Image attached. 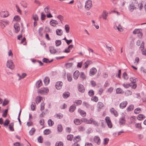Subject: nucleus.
Listing matches in <instances>:
<instances>
[{
  "label": "nucleus",
  "mask_w": 146,
  "mask_h": 146,
  "mask_svg": "<svg viewBox=\"0 0 146 146\" xmlns=\"http://www.w3.org/2000/svg\"><path fill=\"white\" fill-rule=\"evenodd\" d=\"M49 92L48 89L47 88H42L38 90V92L42 94H45Z\"/></svg>",
  "instance_id": "obj_1"
},
{
  "label": "nucleus",
  "mask_w": 146,
  "mask_h": 146,
  "mask_svg": "<svg viewBox=\"0 0 146 146\" xmlns=\"http://www.w3.org/2000/svg\"><path fill=\"white\" fill-rule=\"evenodd\" d=\"M92 7V2L91 0H88L85 2V7L86 9L89 10Z\"/></svg>",
  "instance_id": "obj_2"
},
{
  "label": "nucleus",
  "mask_w": 146,
  "mask_h": 146,
  "mask_svg": "<svg viewBox=\"0 0 146 146\" xmlns=\"http://www.w3.org/2000/svg\"><path fill=\"white\" fill-rule=\"evenodd\" d=\"M6 66L7 67L12 70L14 68L13 62L11 60H9L7 62Z\"/></svg>",
  "instance_id": "obj_3"
},
{
  "label": "nucleus",
  "mask_w": 146,
  "mask_h": 146,
  "mask_svg": "<svg viewBox=\"0 0 146 146\" xmlns=\"http://www.w3.org/2000/svg\"><path fill=\"white\" fill-rule=\"evenodd\" d=\"M105 120L108 127L110 128H111L112 127V124L110 117H106L105 118Z\"/></svg>",
  "instance_id": "obj_4"
},
{
  "label": "nucleus",
  "mask_w": 146,
  "mask_h": 146,
  "mask_svg": "<svg viewBox=\"0 0 146 146\" xmlns=\"http://www.w3.org/2000/svg\"><path fill=\"white\" fill-rule=\"evenodd\" d=\"M63 84V83L61 81H58L57 82L55 85L56 88L58 90L60 89Z\"/></svg>",
  "instance_id": "obj_5"
},
{
  "label": "nucleus",
  "mask_w": 146,
  "mask_h": 146,
  "mask_svg": "<svg viewBox=\"0 0 146 146\" xmlns=\"http://www.w3.org/2000/svg\"><path fill=\"white\" fill-rule=\"evenodd\" d=\"M126 122V120L125 116L120 117L119 120V123L120 125H124Z\"/></svg>",
  "instance_id": "obj_6"
},
{
  "label": "nucleus",
  "mask_w": 146,
  "mask_h": 146,
  "mask_svg": "<svg viewBox=\"0 0 146 146\" xmlns=\"http://www.w3.org/2000/svg\"><path fill=\"white\" fill-rule=\"evenodd\" d=\"M94 141L97 145H100L101 142L100 139L98 136H95L94 138Z\"/></svg>",
  "instance_id": "obj_7"
},
{
  "label": "nucleus",
  "mask_w": 146,
  "mask_h": 146,
  "mask_svg": "<svg viewBox=\"0 0 146 146\" xmlns=\"http://www.w3.org/2000/svg\"><path fill=\"white\" fill-rule=\"evenodd\" d=\"M108 13L105 10L104 11H103L100 17V18H101L102 17L103 19L105 20L107 19V17L108 16Z\"/></svg>",
  "instance_id": "obj_8"
},
{
  "label": "nucleus",
  "mask_w": 146,
  "mask_h": 146,
  "mask_svg": "<svg viewBox=\"0 0 146 146\" xmlns=\"http://www.w3.org/2000/svg\"><path fill=\"white\" fill-rule=\"evenodd\" d=\"M83 122L82 120L78 119H75L74 120V123L76 125H79L81 124Z\"/></svg>",
  "instance_id": "obj_9"
},
{
  "label": "nucleus",
  "mask_w": 146,
  "mask_h": 146,
  "mask_svg": "<svg viewBox=\"0 0 146 146\" xmlns=\"http://www.w3.org/2000/svg\"><path fill=\"white\" fill-rule=\"evenodd\" d=\"M8 16V12L7 11H2L0 12V16L2 17H5Z\"/></svg>",
  "instance_id": "obj_10"
},
{
  "label": "nucleus",
  "mask_w": 146,
  "mask_h": 146,
  "mask_svg": "<svg viewBox=\"0 0 146 146\" xmlns=\"http://www.w3.org/2000/svg\"><path fill=\"white\" fill-rule=\"evenodd\" d=\"M92 63V62L91 61L88 60L84 64V66H83V68H87L88 65L91 64Z\"/></svg>",
  "instance_id": "obj_11"
},
{
  "label": "nucleus",
  "mask_w": 146,
  "mask_h": 146,
  "mask_svg": "<svg viewBox=\"0 0 146 146\" xmlns=\"http://www.w3.org/2000/svg\"><path fill=\"white\" fill-rule=\"evenodd\" d=\"M97 72L96 69L94 68H91L90 71V75L92 76L94 75Z\"/></svg>",
  "instance_id": "obj_12"
},
{
  "label": "nucleus",
  "mask_w": 146,
  "mask_h": 146,
  "mask_svg": "<svg viewBox=\"0 0 146 146\" xmlns=\"http://www.w3.org/2000/svg\"><path fill=\"white\" fill-rule=\"evenodd\" d=\"M82 121L83 122L87 124H91L93 121V118H91L89 119H88L86 118H84L83 119Z\"/></svg>",
  "instance_id": "obj_13"
},
{
  "label": "nucleus",
  "mask_w": 146,
  "mask_h": 146,
  "mask_svg": "<svg viewBox=\"0 0 146 146\" xmlns=\"http://www.w3.org/2000/svg\"><path fill=\"white\" fill-rule=\"evenodd\" d=\"M50 24L53 27H55L56 25H58V22L56 20L52 19L50 22Z\"/></svg>",
  "instance_id": "obj_14"
},
{
  "label": "nucleus",
  "mask_w": 146,
  "mask_h": 146,
  "mask_svg": "<svg viewBox=\"0 0 146 146\" xmlns=\"http://www.w3.org/2000/svg\"><path fill=\"white\" fill-rule=\"evenodd\" d=\"M110 111L111 113L113 114L115 117H117L118 115V113L113 108H112L110 109Z\"/></svg>",
  "instance_id": "obj_15"
},
{
  "label": "nucleus",
  "mask_w": 146,
  "mask_h": 146,
  "mask_svg": "<svg viewBox=\"0 0 146 146\" xmlns=\"http://www.w3.org/2000/svg\"><path fill=\"white\" fill-rule=\"evenodd\" d=\"M127 101L123 102L119 104V107L121 109L125 108L127 104Z\"/></svg>",
  "instance_id": "obj_16"
},
{
  "label": "nucleus",
  "mask_w": 146,
  "mask_h": 146,
  "mask_svg": "<svg viewBox=\"0 0 146 146\" xmlns=\"http://www.w3.org/2000/svg\"><path fill=\"white\" fill-rule=\"evenodd\" d=\"M14 28L16 33H18L20 30L19 25L17 23H16L14 25Z\"/></svg>",
  "instance_id": "obj_17"
},
{
  "label": "nucleus",
  "mask_w": 146,
  "mask_h": 146,
  "mask_svg": "<svg viewBox=\"0 0 146 146\" xmlns=\"http://www.w3.org/2000/svg\"><path fill=\"white\" fill-rule=\"evenodd\" d=\"M78 111L82 116L84 117L86 116V113L84 111L82 110L81 109H79L78 110Z\"/></svg>",
  "instance_id": "obj_18"
},
{
  "label": "nucleus",
  "mask_w": 146,
  "mask_h": 146,
  "mask_svg": "<svg viewBox=\"0 0 146 146\" xmlns=\"http://www.w3.org/2000/svg\"><path fill=\"white\" fill-rule=\"evenodd\" d=\"M80 74L78 70H76L74 73L73 74V77L76 80L78 79L79 75Z\"/></svg>",
  "instance_id": "obj_19"
},
{
  "label": "nucleus",
  "mask_w": 146,
  "mask_h": 146,
  "mask_svg": "<svg viewBox=\"0 0 146 146\" xmlns=\"http://www.w3.org/2000/svg\"><path fill=\"white\" fill-rule=\"evenodd\" d=\"M74 46L73 45H69L68 48L65 50L64 52L66 53H68L70 52V50L72 49L73 47Z\"/></svg>",
  "instance_id": "obj_20"
},
{
  "label": "nucleus",
  "mask_w": 146,
  "mask_h": 146,
  "mask_svg": "<svg viewBox=\"0 0 146 146\" xmlns=\"http://www.w3.org/2000/svg\"><path fill=\"white\" fill-rule=\"evenodd\" d=\"M135 8L134 5L133 3L130 4L128 7L129 9L130 12H132Z\"/></svg>",
  "instance_id": "obj_21"
},
{
  "label": "nucleus",
  "mask_w": 146,
  "mask_h": 146,
  "mask_svg": "<svg viewBox=\"0 0 146 146\" xmlns=\"http://www.w3.org/2000/svg\"><path fill=\"white\" fill-rule=\"evenodd\" d=\"M78 90L82 92H84L85 91L84 87L82 85L80 84L78 86Z\"/></svg>",
  "instance_id": "obj_22"
},
{
  "label": "nucleus",
  "mask_w": 146,
  "mask_h": 146,
  "mask_svg": "<svg viewBox=\"0 0 146 146\" xmlns=\"http://www.w3.org/2000/svg\"><path fill=\"white\" fill-rule=\"evenodd\" d=\"M49 50L52 54H54L57 52L56 50L53 46H50L49 48Z\"/></svg>",
  "instance_id": "obj_23"
},
{
  "label": "nucleus",
  "mask_w": 146,
  "mask_h": 146,
  "mask_svg": "<svg viewBox=\"0 0 146 146\" xmlns=\"http://www.w3.org/2000/svg\"><path fill=\"white\" fill-rule=\"evenodd\" d=\"M134 108V106L133 104H131L126 109V110L127 112H129L132 111Z\"/></svg>",
  "instance_id": "obj_24"
},
{
  "label": "nucleus",
  "mask_w": 146,
  "mask_h": 146,
  "mask_svg": "<svg viewBox=\"0 0 146 146\" xmlns=\"http://www.w3.org/2000/svg\"><path fill=\"white\" fill-rule=\"evenodd\" d=\"M17 76L19 77L18 79V80H20L22 79H23L25 77L27 76V74L26 73H23L22 74V75L21 76L19 74H17Z\"/></svg>",
  "instance_id": "obj_25"
},
{
  "label": "nucleus",
  "mask_w": 146,
  "mask_h": 146,
  "mask_svg": "<svg viewBox=\"0 0 146 146\" xmlns=\"http://www.w3.org/2000/svg\"><path fill=\"white\" fill-rule=\"evenodd\" d=\"M14 123H11L9 124V130L11 131H14Z\"/></svg>",
  "instance_id": "obj_26"
},
{
  "label": "nucleus",
  "mask_w": 146,
  "mask_h": 146,
  "mask_svg": "<svg viewBox=\"0 0 146 146\" xmlns=\"http://www.w3.org/2000/svg\"><path fill=\"white\" fill-rule=\"evenodd\" d=\"M39 35L41 37L43 36V34L44 33L43 28L42 27L40 28L38 30Z\"/></svg>",
  "instance_id": "obj_27"
},
{
  "label": "nucleus",
  "mask_w": 146,
  "mask_h": 146,
  "mask_svg": "<svg viewBox=\"0 0 146 146\" xmlns=\"http://www.w3.org/2000/svg\"><path fill=\"white\" fill-rule=\"evenodd\" d=\"M42 84V81L41 80H39L36 83V87L37 88H38L40 87Z\"/></svg>",
  "instance_id": "obj_28"
},
{
  "label": "nucleus",
  "mask_w": 146,
  "mask_h": 146,
  "mask_svg": "<svg viewBox=\"0 0 146 146\" xmlns=\"http://www.w3.org/2000/svg\"><path fill=\"white\" fill-rule=\"evenodd\" d=\"M70 93L68 92H64L63 94V97L65 98H67L69 96Z\"/></svg>",
  "instance_id": "obj_29"
},
{
  "label": "nucleus",
  "mask_w": 146,
  "mask_h": 146,
  "mask_svg": "<svg viewBox=\"0 0 146 146\" xmlns=\"http://www.w3.org/2000/svg\"><path fill=\"white\" fill-rule=\"evenodd\" d=\"M81 140L80 136L78 135L75 137L73 139V141L75 142H77Z\"/></svg>",
  "instance_id": "obj_30"
},
{
  "label": "nucleus",
  "mask_w": 146,
  "mask_h": 146,
  "mask_svg": "<svg viewBox=\"0 0 146 146\" xmlns=\"http://www.w3.org/2000/svg\"><path fill=\"white\" fill-rule=\"evenodd\" d=\"M56 33L57 35L61 36L62 34V31L61 29H57L56 30Z\"/></svg>",
  "instance_id": "obj_31"
},
{
  "label": "nucleus",
  "mask_w": 146,
  "mask_h": 146,
  "mask_svg": "<svg viewBox=\"0 0 146 146\" xmlns=\"http://www.w3.org/2000/svg\"><path fill=\"white\" fill-rule=\"evenodd\" d=\"M109 141V139L108 138H104L103 141V144L104 145H106L108 144Z\"/></svg>",
  "instance_id": "obj_32"
},
{
  "label": "nucleus",
  "mask_w": 146,
  "mask_h": 146,
  "mask_svg": "<svg viewBox=\"0 0 146 146\" xmlns=\"http://www.w3.org/2000/svg\"><path fill=\"white\" fill-rule=\"evenodd\" d=\"M44 82L45 85H47L50 81V79L48 77H46L44 79Z\"/></svg>",
  "instance_id": "obj_33"
},
{
  "label": "nucleus",
  "mask_w": 146,
  "mask_h": 146,
  "mask_svg": "<svg viewBox=\"0 0 146 146\" xmlns=\"http://www.w3.org/2000/svg\"><path fill=\"white\" fill-rule=\"evenodd\" d=\"M145 116L143 114H139L137 117V119L139 120H141L145 118Z\"/></svg>",
  "instance_id": "obj_34"
},
{
  "label": "nucleus",
  "mask_w": 146,
  "mask_h": 146,
  "mask_svg": "<svg viewBox=\"0 0 146 146\" xmlns=\"http://www.w3.org/2000/svg\"><path fill=\"white\" fill-rule=\"evenodd\" d=\"M42 99V97H37L36 98L35 100V102L36 104H38L41 102Z\"/></svg>",
  "instance_id": "obj_35"
},
{
  "label": "nucleus",
  "mask_w": 146,
  "mask_h": 146,
  "mask_svg": "<svg viewBox=\"0 0 146 146\" xmlns=\"http://www.w3.org/2000/svg\"><path fill=\"white\" fill-rule=\"evenodd\" d=\"M36 130L35 128H32L31 130L29 131V134L30 135H33L35 131Z\"/></svg>",
  "instance_id": "obj_36"
},
{
  "label": "nucleus",
  "mask_w": 146,
  "mask_h": 146,
  "mask_svg": "<svg viewBox=\"0 0 146 146\" xmlns=\"http://www.w3.org/2000/svg\"><path fill=\"white\" fill-rule=\"evenodd\" d=\"M51 132V131L48 129H46L43 132L44 134L45 135H47L50 133Z\"/></svg>",
  "instance_id": "obj_37"
},
{
  "label": "nucleus",
  "mask_w": 146,
  "mask_h": 146,
  "mask_svg": "<svg viewBox=\"0 0 146 146\" xmlns=\"http://www.w3.org/2000/svg\"><path fill=\"white\" fill-rule=\"evenodd\" d=\"M65 29L67 33H68L70 32V27L68 25H66L65 26Z\"/></svg>",
  "instance_id": "obj_38"
},
{
  "label": "nucleus",
  "mask_w": 146,
  "mask_h": 146,
  "mask_svg": "<svg viewBox=\"0 0 146 146\" xmlns=\"http://www.w3.org/2000/svg\"><path fill=\"white\" fill-rule=\"evenodd\" d=\"M76 107L74 105L71 106L69 108V111L71 112H73L74 111Z\"/></svg>",
  "instance_id": "obj_39"
},
{
  "label": "nucleus",
  "mask_w": 146,
  "mask_h": 146,
  "mask_svg": "<svg viewBox=\"0 0 146 146\" xmlns=\"http://www.w3.org/2000/svg\"><path fill=\"white\" fill-rule=\"evenodd\" d=\"M141 29H135L133 32V33L134 34H138L141 32Z\"/></svg>",
  "instance_id": "obj_40"
},
{
  "label": "nucleus",
  "mask_w": 146,
  "mask_h": 146,
  "mask_svg": "<svg viewBox=\"0 0 146 146\" xmlns=\"http://www.w3.org/2000/svg\"><path fill=\"white\" fill-rule=\"evenodd\" d=\"M44 11L46 14L50 12V8L47 6H46L44 9Z\"/></svg>",
  "instance_id": "obj_41"
},
{
  "label": "nucleus",
  "mask_w": 146,
  "mask_h": 146,
  "mask_svg": "<svg viewBox=\"0 0 146 146\" xmlns=\"http://www.w3.org/2000/svg\"><path fill=\"white\" fill-rule=\"evenodd\" d=\"M53 61V60H51L49 61L48 59L46 58H44L42 59V61L43 62H45L46 63H50L51 62H52Z\"/></svg>",
  "instance_id": "obj_42"
},
{
  "label": "nucleus",
  "mask_w": 146,
  "mask_h": 146,
  "mask_svg": "<svg viewBox=\"0 0 146 146\" xmlns=\"http://www.w3.org/2000/svg\"><path fill=\"white\" fill-rule=\"evenodd\" d=\"M58 131V132H61L63 130V128L61 125H58L57 127Z\"/></svg>",
  "instance_id": "obj_43"
},
{
  "label": "nucleus",
  "mask_w": 146,
  "mask_h": 146,
  "mask_svg": "<svg viewBox=\"0 0 146 146\" xmlns=\"http://www.w3.org/2000/svg\"><path fill=\"white\" fill-rule=\"evenodd\" d=\"M104 105L103 103L101 102H98L97 104V107L98 108L101 109L103 107Z\"/></svg>",
  "instance_id": "obj_44"
},
{
  "label": "nucleus",
  "mask_w": 146,
  "mask_h": 146,
  "mask_svg": "<svg viewBox=\"0 0 146 146\" xmlns=\"http://www.w3.org/2000/svg\"><path fill=\"white\" fill-rule=\"evenodd\" d=\"M114 28L115 29H116V28H117L119 31L120 32H122L123 30V29H122L121 26L120 25H119L118 26V27L116 26L114 27Z\"/></svg>",
  "instance_id": "obj_45"
},
{
  "label": "nucleus",
  "mask_w": 146,
  "mask_h": 146,
  "mask_svg": "<svg viewBox=\"0 0 146 146\" xmlns=\"http://www.w3.org/2000/svg\"><path fill=\"white\" fill-rule=\"evenodd\" d=\"M73 135H68L67 136V139L68 140L71 141L73 138Z\"/></svg>",
  "instance_id": "obj_46"
},
{
  "label": "nucleus",
  "mask_w": 146,
  "mask_h": 146,
  "mask_svg": "<svg viewBox=\"0 0 146 146\" xmlns=\"http://www.w3.org/2000/svg\"><path fill=\"white\" fill-rule=\"evenodd\" d=\"M94 92L92 90H90L88 92V94L90 96H93L94 95Z\"/></svg>",
  "instance_id": "obj_47"
},
{
  "label": "nucleus",
  "mask_w": 146,
  "mask_h": 146,
  "mask_svg": "<svg viewBox=\"0 0 146 146\" xmlns=\"http://www.w3.org/2000/svg\"><path fill=\"white\" fill-rule=\"evenodd\" d=\"M72 63H68L65 64V66L66 68H70L72 66Z\"/></svg>",
  "instance_id": "obj_48"
},
{
  "label": "nucleus",
  "mask_w": 146,
  "mask_h": 146,
  "mask_svg": "<svg viewBox=\"0 0 146 146\" xmlns=\"http://www.w3.org/2000/svg\"><path fill=\"white\" fill-rule=\"evenodd\" d=\"M122 91V89L120 88H117L116 90V93L117 94H121Z\"/></svg>",
  "instance_id": "obj_49"
},
{
  "label": "nucleus",
  "mask_w": 146,
  "mask_h": 146,
  "mask_svg": "<svg viewBox=\"0 0 146 146\" xmlns=\"http://www.w3.org/2000/svg\"><path fill=\"white\" fill-rule=\"evenodd\" d=\"M123 76L124 79L125 80H127L129 78L128 75L127 74L126 72H124L123 73Z\"/></svg>",
  "instance_id": "obj_50"
},
{
  "label": "nucleus",
  "mask_w": 146,
  "mask_h": 146,
  "mask_svg": "<svg viewBox=\"0 0 146 146\" xmlns=\"http://www.w3.org/2000/svg\"><path fill=\"white\" fill-rule=\"evenodd\" d=\"M33 18L35 21H37L38 20V17L36 14L33 15Z\"/></svg>",
  "instance_id": "obj_51"
},
{
  "label": "nucleus",
  "mask_w": 146,
  "mask_h": 146,
  "mask_svg": "<svg viewBox=\"0 0 146 146\" xmlns=\"http://www.w3.org/2000/svg\"><path fill=\"white\" fill-rule=\"evenodd\" d=\"M122 85L124 87L126 88H128L131 85V83L123 84Z\"/></svg>",
  "instance_id": "obj_52"
},
{
  "label": "nucleus",
  "mask_w": 146,
  "mask_h": 146,
  "mask_svg": "<svg viewBox=\"0 0 146 146\" xmlns=\"http://www.w3.org/2000/svg\"><path fill=\"white\" fill-rule=\"evenodd\" d=\"M48 122L49 125L51 126H52L54 124V122L51 119H49L48 121Z\"/></svg>",
  "instance_id": "obj_53"
},
{
  "label": "nucleus",
  "mask_w": 146,
  "mask_h": 146,
  "mask_svg": "<svg viewBox=\"0 0 146 146\" xmlns=\"http://www.w3.org/2000/svg\"><path fill=\"white\" fill-rule=\"evenodd\" d=\"M67 76L68 80L69 82H71L72 80V76L70 74H67Z\"/></svg>",
  "instance_id": "obj_54"
},
{
  "label": "nucleus",
  "mask_w": 146,
  "mask_h": 146,
  "mask_svg": "<svg viewBox=\"0 0 146 146\" xmlns=\"http://www.w3.org/2000/svg\"><path fill=\"white\" fill-rule=\"evenodd\" d=\"M31 106V110L33 111L34 110H35V107L36 106L35 103V102H32Z\"/></svg>",
  "instance_id": "obj_55"
},
{
  "label": "nucleus",
  "mask_w": 146,
  "mask_h": 146,
  "mask_svg": "<svg viewBox=\"0 0 146 146\" xmlns=\"http://www.w3.org/2000/svg\"><path fill=\"white\" fill-rule=\"evenodd\" d=\"M141 111V109L139 108H138L135 109L134 111V113L136 114L139 113Z\"/></svg>",
  "instance_id": "obj_56"
},
{
  "label": "nucleus",
  "mask_w": 146,
  "mask_h": 146,
  "mask_svg": "<svg viewBox=\"0 0 146 146\" xmlns=\"http://www.w3.org/2000/svg\"><path fill=\"white\" fill-rule=\"evenodd\" d=\"M56 45L58 46L60 45L61 44V42L60 40H56L55 41Z\"/></svg>",
  "instance_id": "obj_57"
},
{
  "label": "nucleus",
  "mask_w": 146,
  "mask_h": 146,
  "mask_svg": "<svg viewBox=\"0 0 146 146\" xmlns=\"http://www.w3.org/2000/svg\"><path fill=\"white\" fill-rule=\"evenodd\" d=\"M91 100L94 101L96 102L98 100V98L96 96H93L91 98Z\"/></svg>",
  "instance_id": "obj_58"
},
{
  "label": "nucleus",
  "mask_w": 146,
  "mask_h": 146,
  "mask_svg": "<svg viewBox=\"0 0 146 146\" xmlns=\"http://www.w3.org/2000/svg\"><path fill=\"white\" fill-rule=\"evenodd\" d=\"M74 103L76 104L77 105H80L82 104V101L80 100H76Z\"/></svg>",
  "instance_id": "obj_59"
},
{
  "label": "nucleus",
  "mask_w": 146,
  "mask_h": 146,
  "mask_svg": "<svg viewBox=\"0 0 146 146\" xmlns=\"http://www.w3.org/2000/svg\"><path fill=\"white\" fill-rule=\"evenodd\" d=\"M9 120L8 119H7L5 121L4 123V125L5 126H7L9 123Z\"/></svg>",
  "instance_id": "obj_60"
},
{
  "label": "nucleus",
  "mask_w": 146,
  "mask_h": 146,
  "mask_svg": "<svg viewBox=\"0 0 146 146\" xmlns=\"http://www.w3.org/2000/svg\"><path fill=\"white\" fill-rule=\"evenodd\" d=\"M9 101L6 99H5L3 101V106H5L6 105L9 103Z\"/></svg>",
  "instance_id": "obj_61"
},
{
  "label": "nucleus",
  "mask_w": 146,
  "mask_h": 146,
  "mask_svg": "<svg viewBox=\"0 0 146 146\" xmlns=\"http://www.w3.org/2000/svg\"><path fill=\"white\" fill-rule=\"evenodd\" d=\"M41 20H44L45 19L46 17L45 15L44 14V13L43 12H42L41 13Z\"/></svg>",
  "instance_id": "obj_62"
},
{
  "label": "nucleus",
  "mask_w": 146,
  "mask_h": 146,
  "mask_svg": "<svg viewBox=\"0 0 146 146\" xmlns=\"http://www.w3.org/2000/svg\"><path fill=\"white\" fill-rule=\"evenodd\" d=\"M63 143L62 142H56L55 144V146H63Z\"/></svg>",
  "instance_id": "obj_63"
},
{
  "label": "nucleus",
  "mask_w": 146,
  "mask_h": 146,
  "mask_svg": "<svg viewBox=\"0 0 146 146\" xmlns=\"http://www.w3.org/2000/svg\"><path fill=\"white\" fill-rule=\"evenodd\" d=\"M139 58L137 57L135 58V61L134 62V64L135 65H137L139 61Z\"/></svg>",
  "instance_id": "obj_64"
}]
</instances>
